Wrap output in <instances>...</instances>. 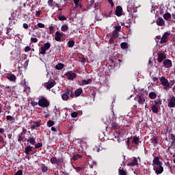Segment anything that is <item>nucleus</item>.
<instances>
[{
	"label": "nucleus",
	"instance_id": "f8f14e48",
	"mask_svg": "<svg viewBox=\"0 0 175 175\" xmlns=\"http://www.w3.org/2000/svg\"><path fill=\"white\" fill-rule=\"evenodd\" d=\"M163 65H164L165 68H172V66H173L172 60H170L169 59H166L165 60H164Z\"/></svg>",
	"mask_w": 175,
	"mask_h": 175
},
{
	"label": "nucleus",
	"instance_id": "4468645a",
	"mask_svg": "<svg viewBox=\"0 0 175 175\" xmlns=\"http://www.w3.org/2000/svg\"><path fill=\"white\" fill-rule=\"evenodd\" d=\"M157 55V61L159 63L162 62L164 59H166V55L162 53H158Z\"/></svg>",
	"mask_w": 175,
	"mask_h": 175
},
{
	"label": "nucleus",
	"instance_id": "6e6d98bb",
	"mask_svg": "<svg viewBox=\"0 0 175 175\" xmlns=\"http://www.w3.org/2000/svg\"><path fill=\"white\" fill-rule=\"evenodd\" d=\"M152 143H154V144H158V138L157 137H154L152 139Z\"/></svg>",
	"mask_w": 175,
	"mask_h": 175
},
{
	"label": "nucleus",
	"instance_id": "79ce46f5",
	"mask_svg": "<svg viewBox=\"0 0 175 175\" xmlns=\"http://www.w3.org/2000/svg\"><path fill=\"white\" fill-rule=\"evenodd\" d=\"M23 133H21V134L19 135H18V142H23V139H24V136H23Z\"/></svg>",
	"mask_w": 175,
	"mask_h": 175
},
{
	"label": "nucleus",
	"instance_id": "bf43d9fd",
	"mask_svg": "<svg viewBox=\"0 0 175 175\" xmlns=\"http://www.w3.org/2000/svg\"><path fill=\"white\" fill-rule=\"evenodd\" d=\"M46 50L43 46L41 47V51H40V54H42L44 55V54H46Z\"/></svg>",
	"mask_w": 175,
	"mask_h": 175
},
{
	"label": "nucleus",
	"instance_id": "c85d7f7f",
	"mask_svg": "<svg viewBox=\"0 0 175 175\" xmlns=\"http://www.w3.org/2000/svg\"><path fill=\"white\" fill-rule=\"evenodd\" d=\"M140 140V138L137 136H134L132 141V144H139V141Z\"/></svg>",
	"mask_w": 175,
	"mask_h": 175
},
{
	"label": "nucleus",
	"instance_id": "f704fd0d",
	"mask_svg": "<svg viewBox=\"0 0 175 175\" xmlns=\"http://www.w3.org/2000/svg\"><path fill=\"white\" fill-rule=\"evenodd\" d=\"M120 47H121V49H122V50H125V49H128V43L122 42L120 44Z\"/></svg>",
	"mask_w": 175,
	"mask_h": 175
},
{
	"label": "nucleus",
	"instance_id": "09e8293b",
	"mask_svg": "<svg viewBox=\"0 0 175 175\" xmlns=\"http://www.w3.org/2000/svg\"><path fill=\"white\" fill-rule=\"evenodd\" d=\"M43 147V144L40 143V142H38V144H36L35 145V148L38 149V148H40Z\"/></svg>",
	"mask_w": 175,
	"mask_h": 175
},
{
	"label": "nucleus",
	"instance_id": "a211bd4d",
	"mask_svg": "<svg viewBox=\"0 0 175 175\" xmlns=\"http://www.w3.org/2000/svg\"><path fill=\"white\" fill-rule=\"evenodd\" d=\"M137 165H139V163L137 162V158L133 157V160L132 162L127 164V166H137Z\"/></svg>",
	"mask_w": 175,
	"mask_h": 175
},
{
	"label": "nucleus",
	"instance_id": "4d7b16f0",
	"mask_svg": "<svg viewBox=\"0 0 175 175\" xmlns=\"http://www.w3.org/2000/svg\"><path fill=\"white\" fill-rule=\"evenodd\" d=\"M93 151H94V152H100V148H98V146H95V147L93 148Z\"/></svg>",
	"mask_w": 175,
	"mask_h": 175
},
{
	"label": "nucleus",
	"instance_id": "412c9836",
	"mask_svg": "<svg viewBox=\"0 0 175 175\" xmlns=\"http://www.w3.org/2000/svg\"><path fill=\"white\" fill-rule=\"evenodd\" d=\"M32 148H33V146H26L25 148V154H26V155H29L30 152H32Z\"/></svg>",
	"mask_w": 175,
	"mask_h": 175
},
{
	"label": "nucleus",
	"instance_id": "338daca9",
	"mask_svg": "<svg viewBox=\"0 0 175 175\" xmlns=\"http://www.w3.org/2000/svg\"><path fill=\"white\" fill-rule=\"evenodd\" d=\"M170 139L172 140V142H175V135L174 134H170Z\"/></svg>",
	"mask_w": 175,
	"mask_h": 175
},
{
	"label": "nucleus",
	"instance_id": "20e7f679",
	"mask_svg": "<svg viewBox=\"0 0 175 175\" xmlns=\"http://www.w3.org/2000/svg\"><path fill=\"white\" fill-rule=\"evenodd\" d=\"M38 106H40V107H49L50 106V103H49L47 98L44 96H42L38 100Z\"/></svg>",
	"mask_w": 175,
	"mask_h": 175
},
{
	"label": "nucleus",
	"instance_id": "3c124183",
	"mask_svg": "<svg viewBox=\"0 0 175 175\" xmlns=\"http://www.w3.org/2000/svg\"><path fill=\"white\" fill-rule=\"evenodd\" d=\"M30 41L31 43H38V40L36 38L32 37V38H31Z\"/></svg>",
	"mask_w": 175,
	"mask_h": 175
},
{
	"label": "nucleus",
	"instance_id": "4c0bfd02",
	"mask_svg": "<svg viewBox=\"0 0 175 175\" xmlns=\"http://www.w3.org/2000/svg\"><path fill=\"white\" fill-rule=\"evenodd\" d=\"M57 157H53L51 158V163H52V165H57Z\"/></svg>",
	"mask_w": 175,
	"mask_h": 175
},
{
	"label": "nucleus",
	"instance_id": "a19ab883",
	"mask_svg": "<svg viewBox=\"0 0 175 175\" xmlns=\"http://www.w3.org/2000/svg\"><path fill=\"white\" fill-rule=\"evenodd\" d=\"M118 174L119 175H126V171L122 170L121 168L118 169Z\"/></svg>",
	"mask_w": 175,
	"mask_h": 175
},
{
	"label": "nucleus",
	"instance_id": "f03ea898",
	"mask_svg": "<svg viewBox=\"0 0 175 175\" xmlns=\"http://www.w3.org/2000/svg\"><path fill=\"white\" fill-rule=\"evenodd\" d=\"M160 83L161 85L163 86V90H170L172 88V85H170V82H169V80L166 79L165 77H161L160 78Z\"/></svg>",
	"mask_w": 175,
	"mask_h": 175
},
{
	"label": "nucleus",
	"instance_id": "cd10ccee",
	"mask_svg": "<svg viewBox=\"0 0 175 175\" xmlns=\"http://www.w3.org/2000/svg\"><path fill=\"white\" fill-rule=\"evenodd\" d=\"M6 120L7 121H11V124L16 122V118L12 116H7Z\"/></svg>",
	"mask_w": 175,
	"mask_h": 175
},
{
	"label": "nucleus",
	"instance_id": "2f4dec72",
	"mask_svg": "<svg viewBox=\"0 0 175 175\" xmlns=\"http://www.w3.org/2000/svg\"><path fill=\"white\" fill-rule=\"evenodd\" d=\"M118 36H120V35L118 34V32L113 31L111 33V38H112V39H117L118 38Z\"/></svg>",
	"mask_w": 175,
	"mask_h": 175
},
{
	"label": "nucleus",
	"instance_id": "0eeeda50",
	"mask_svg": "<svg viewBox=\"0 0 175 175\" xmlns=\"http://www.w3.org/2000/svg\"><path fill=\"white\" fill-rule=\"evenodd\" d=\"M169 36H170V31L165 32L162 36L159 43L161 44L163 43H167V39H169Z\"/></svg>",
	"mask_w": 175,
	"mask_h": 175
},
{
	"label": "nucleus",
	"instance_id": "72a5a7b5",
	"mask_svg": "<svg viewBox=\"0 0 175 175\" xmlns=\"http://www.w3.org/2000/svg\"><path fill=\"white\" fill-rule=\"evenodd\" d=\"M68 46L72 49V47L75 46V40H68Z\"/></svg>",
	"mask_w": 175,
	"mask_h": 175
},
{
	"label": "nucleus",
	"instance_id": "393cba45",
	"mask_svg": "<svg viewBox=\"0 0 175 175\" xmlns=\"http://www.w3.org/2000/svg\"><path fill=\"white\" fill-rule=\"evenodd\" d=\"M163 17L164 20H166V21H168V20H170L172 18V14L169 12H166L163 15Z\"/></svg>",
	"mask_w": 175,
	"mask_h": 175
},
{
	"label": "nucleus",
	"instance_id": "f257e3e1",
	"mask_svg": "<svg viewBox=\"0 0 175 175\" xmlns=\"http://www.w3.org/2000/svg\"><path fill=\"white\" fill-rule=\"evenodd\" d=\"M146 99L147 97L146 96V95H144V93H139L137 95L136 97H135L134 100H135V102H138V104L141 105V106H143Z\"/></svg>",
	"mask_w": 175,
	"mask_h": 175
},
{
	"label": "nucleus",
	"instance_id": "a18cd8bd",
	"mask_svg": "<svg viewBox=\"0 0 175 175\" xmlns=\"http://www.w3.org/2000/svg\"><path fill=\"white\" fill-rule=\"evenodd\" d=\"M118 126V123L113 122L111 123V129H116L117 127Z\"/></svg>",
	"mask_w": 175,
	"mask_h": 175
},
{
	"label": "nucleus",
	"instance_id": "13d9d810",
	"mask_svg": "<svg viewBox=\"0 0 175 175\" xmlns=\"http://www.w3.org/2000/svg\"><path fill=\"white\" fill-rule=\"evenodd\" d=\"M120 31H121V26H120V25L116 26L115 27V31L118 32Z\"/></svg>",
	"mask_w": 175,
	"mask_h": 175
},
{
	"label": "nucleus",
	"instance_id": "b1692460",
	"mask_svg": "<svg viewBox=\"0 0 175 175\" xmlns=\"http://www.w3.org/2000/svg\"><path fill=\"white\" fill-rule=\"evenodd\" d=\"M136 3V0H129L128 2V5L130 9H133L135 8V3Z\"/></svg>",
	"mask_w": 175,
	"mask_h": 175
},
{
	"label": "nucleus",
	"instance_id": "f3484780",
	"mask_svg": "<svg viewBox=\"0 0 175 175\" xmlns=\"http://www.w3.org/2000/svg\"><path fill=\"white\" fill-rule=\"evenodd\" d=\"M27 142L31 144L32 146H35V144H36V138L29 137Z\"/></svg>",
	"mask_w": 175,
	"mask_h": 175
},
{
	"label": "nucleus",
	"instance_id": "0e129e2a",
	"mask_svg": "<svg viewBox=\"0 0 175 175\" xmlns=\"http://www.w3.org/2000/svg\"><path fill=\"white\" fill-rule=\"evenodd\" d=\"M49 32L50 33H53L54 32V27L53 26L49 27Z\"/></svg>",
	"mask_w": 175,
	"mask_h": 175
},
{
	"label": "nucleus",
	"instance_id": "de8ad7c7",
	"mask_svg": "<svg viewBox=\"0 0 175 175\" xmlns=\"http://www.w3.org/2000/svg\"><path fill=\"white\" fill-rule=\"evenodd\" d=\"M72 167H74V169L76 170V172H81V170H83V167H75V165H72Z\"/></svg>",
	"mask_w": 175,
	"mask_h": 175
},
{
	"label": "nucleus",
	"instance_id": "473e14b6",
	"mask_svg": "<svg viewBox=\"0 0 175 175\" xmlns=\"http://www.w3.org/2000/svg\"><path fill=\"white\" fill-rule=\"evenodd\" d=\"M61 30L63 32H66V31H69V27L67 25H63L61 27Z\"/></svg>",
	"mask_w": 175,
	"mask_h": 175
},
{
	"label": "nucleus",
	"instance_id": "69168bd1",
	"mask_svg": "<svg viewBox=\"0 0 175 175\" xmlns=\"http://www.w3.org/2000/svg\"><path fill=\"white\" fill-rule=\"evenodd\" d=\"M25 53H28V51H31V47H29L28 46H25Z\"/></svg>",
	"mask_w": 175,
	"mask_h": 175
},
{
	"label": "nucleus",
	"instance_id": "6e6552de",
	"mask_svg": "<svg viewBox=\"0 0 175 175\" xmlns=\"http://www.w3.org/2000/svg\"><path fill=\"white\" fill-rule=\"evenodd\" d=\"M5 79L9 80V81H11L12 83H16V81L17 80V77L15 75L10 73H8L5 75Z\"/></svg>",
	"mask_w": 175,
	"mask_h": 175
},
{
	"label": "nucleus",
	"instance_id": "9d476101",
	"mask_svg": "<svg viewBox=\"0 0 175 175\" xmlns=\"http://www.w3.org/2000/svg\"><path fill=\"white\" fill-rule=\"evenodd\" d=\"M40 122H42V120H38L36 122L33 121L31 123V129H32V131H35L36 128H39V126L41 125Z\"/></svg>",
	"mask_w": 175,
	"mask_h": 175
},
{
	"label": "nucleus",
	"instance_id": "052dcab7",
	"mask_svg": "<svg viewBox=\"0 0 175 175\" xmlns=\"http://www.w3.org/2000/svg\"><path fill=\"white\" fill-rule=\"evenodd\" d=\"M37 26L38 27V28H44V24L41 23H38L37 24Z\"/></svg>",
	"mask_w": 175,
	"mask_h": 175
},
{
	"label": "nucleus",
	"instance_id": "c03bdc74",
	"mask_svg": "<svg viewBox=\"0 0 175 175\" xmlns=\"http://www.w3.org/2000/svg\"><path fill=\"white\" fill-rule=\"evenodd\" d=\"M47 126H49V128L53 126L54 125V121L53 120H49L46 123Z\"/></svg>",
	"mask_w": 175,
	"mask_h": 175
},
{
	"label": "nucleus",
	"instance_id": "864d4df0",
	"mask_svg": "<svg viewBox=\"0 0 175 175\" xmlns=\"http://www.w3.org/2000/svg\"><path fill=\"white\" fill-rule=\"evenodd\" d=\"M161 39H162V37L161 36H156L155 40H156V43H159V40H161Z\"/></svg>",
	"mask_w": 175,
	"mask_h": 175
},
{
	"label": "nucleus",
	"instance_id": "37998d69",
	"mask_svg": "<svg viewBox=\"0 0 175 175\" xmlns=\"http://www.w3.org/2000/svg\"><path fill=\"white\" fill-rule=\"evenodd\" d=\"M44 49H45L46 50H49V49H50V47H51V44H50V43L46 42L44 44V46H42Z\"/></svg>",
	"mask_w": 175,
	"mask_h": 175
},
{
	"label": "nucleus",
	"instance_id": "603ef678",
	"mask_svg": "<svg viewBox=\"0 0 175 175\" xmlns=\"http://www.w3.org/2000/svg\"><path fill=\"white\" fill-rule=\"evenodd\" d=\"M77 116H79V113H77L76 111H74L71 113V117H72V118H76Z\"/></svg>",
	"mask_w": 175,
	"mask_h": 175
},
{
	"label": "nucleus",
	"instance_id": "a878e982",
	"mask_svg": "<svg viewBox=\"0 0 175 175\" xmlns=\"http://www.w3.org/2000/svg\"><path fill=\"white\" fill-rule=\"evenodd\" d=\"M55 68L57 70H61L64 69V68H65V64L62 63H59L55 66Z\"/></svg>",
	"mask_w": 175,
	"mask_h": 175
},
{
	"label": "nucleus",
	"instance_id": "ea45409f",
	"mask_svg": "<svg viewBox=\"0 0 175 175\" xmlns=\"http://www.w3.org/2000/svg\"><path fill=\"white\" fill-rule=\"evenodd\" d=\"M95 3V0H90L89 3L88 4L87 9H91L92 6Z\"/></svg>",
	"mask_w": 175,
	"mask_h": 175
},
{
	"label": "nucleus",
	"instance_id": "4be33fe9",
	"mask_svg": "<svg viewBox=\"0 0 175 175\" xmlns=\"http://www.w3.org/2000/svg\"><path fill=\"white\" fill-rule=\"evenodd\" d=\"M57 84V82L53 80L52 81L49 82V83L46 84V90H51L54 85Z\"/></svg>",
	"mask_w": 175,
	"mask_h": 175
},
{
	"label": "nucleus",
	"instance_id": "c756f323",
	"mask_svg": "<svg viewBox=\"0 0 175 175\" xmlns=\"http://www.w3.org/2000/svg\"><path fill=\"white\" fill-rule=\"evenodd\" d=\"M92 79H88L87 80H82L81 81V84L82 85H87L88 84H90V83H92Z\"/></svg>",
	"mask_w": 175,
	"mask_h": 175
},
{
	"label": "nucleus",
	"instance_id": "e2e57ef3",
	"mask_svg": "<svg viewBox=\"0 0 175 175\" xmlns=\"http://www.w3.org/2000/svg\"><path fill=\"white\" fill-rule=\"evenodd\" d=\"M14 175H23V170H18Z\"/></svg>",
	"mask_w": 175,
	"mask_h": 175
},
{
	"label": "nucleus",
	"instance_id": "1a4fd4ad",
	"mask_svg": "<svg viewBox=\"0 0 175 175\" xmlns=\"http://www.w3.org/2000/svg\"><path fill=\"white\" fill-rule=\"evenodd\" d=\"M167 107L169 109H173V107H175V97L174 96H172L170 97V100L167 103Z\"/></svg>",
	"mask_w": 175,
	"mask_h": 175
},
{
	"label": "nucleus",
	"instance_id": "bb28decb",
	"mask_svg": "<svg viewBox=\"0 0 175 175\" xmlns=\"http://www.w3.org/2000/svg\"><path fill=\"white\" fill-rule=\"evenodd\" d=\"M81 94H83V89H81V88L77 89L75 91V96L76 97L80 96L81 95Z\"/></svg>",
	"mask_w": 175,
	"mask_h": 175
},
{
	"label": "nucleus",
	"instance_id": "8fccbe9b",
	"mask_svg": "<svg viewBox=\"0 0 175 175\" xmlns=\"http://www.w3.org/2000/svg\"><path fill=\"white\" fill-rule=\"evenodd\" d=\"M98 10H99V8H98V3L94 4V12L95 14H98Z\"/></svg>",
	"mask_w": 175,
	"mask_h": 175
},
{
	"label": "nucleus",
	"instance_id": "e433bc0d",
	"mask_svg": "<svg viewBox=\"0 0 175 175\" xmlns=\"http://www.w3.org/2000/svg\"><path fill=\"white\" fill-rule=\"evenodd\" d=\"M41 170L42 173H46V172L49 170V167L46 166V165H42L41 167Z\"/></svg>",
	"mask_w": 175,
	"mask_h": 175
},
{
	"label": "nucleus",
	"instance_id": "5fc2aeb1",
	"mask_svg": "<svg viewBox=\"0 0 175 175\" xmlns=\"http://www.w3.org/2000/svg\"><path fill=\"white\" fill-rule=\"evenodd\" d=\"M31 105L33 107H35V106H38V105H39V103L36 101H31Z\"/></svg>",
	"mask_w": 175,
	"mask_h": 175
},
{
	"label": "nucleus",
	"instance_id": "ddd939ff",
	"mask_svg": "<svg viewBox=\"0 0 175 175\" xmlns=\"http://www.w3.org/2000/svg\"><path fill=\"white\" fill-rule=\"evenodd\" d=\"M152 163L157 166H161L163 165L162 161H159V157H155L152 161Z\"/></svg>",
	"mask_w": 175,
	"mask_h": 175
},
{
	"label": "nucleus",
	"instance_id": "7ed1b4c3",
	"mask_svg": "<svg viewBox=\"0 0 175 175\" xmlns=\"http://www.w3.org/2000/svg\"><path fill=\"white\" fill-rule=\"evenodd\" d=\"M69 96L70 98H73L75 96V93L70 89H66L64 93L62 96V99L64 100H68L69 99Z\"/></svg>",
	"mask_w": 175,
	"mask_h": 175
},
{
	"label": "nucleus",
	"instance_id": "423d86ee",
	"mask_svg": "<svg viewBox=\"0 0 175 175\" xmlns=\"http://www.w3.org/2000/svg\"><path fill=\"white\" fill-rule=\"evenodd\" d=\"M64 75L68 80H71L72 81H73L75 79H77V75L75 72H72V71H68Z\"/></svg>",
	"mask_w": 175,
	"mask_h": 175
},
{
	"label": "nucleus",
	"instance_id": "39448f33",
	"mask_svg": "<svg viewBox=\"0 0 175 175\" xmlns=\"http://www.w3.org/2000/svg\"><path fill=\"white\" fill-rule=\"evenodd\" d=\"M11 55L14 59H20L21 58V50L18 48L14 49L11 52Z\"/></svg>",
	"mask_w": 175,
	"mask_h": 175
},
{
	"label": "nucleus",
	"instance_id": "7c9ffc66",
	"mask_svg": "<svg viewBox=\"0 0 175 175\" xmlns=\"http://www.w3.org/2000/svg\"><path fill=\"white\" fill-rule=\"evenodd\" d=\"M149 98H150V99H152V100L157 99V93H155V92H150Z\"/></svg>",
	"mask_w": 175,
	"mask_h": 175
},
{
	"label": "nucleus",
	"instance_id": "774afa93",
	"mask_svg": "<svg viewBox=\"0 0 175 175\" xmlns=\"http://www.w3.org/2000/svg\"><path fill=\"white\" fill-rule=\"evenodd\" d=\"M109 3H110L111 8H113L114 6V2L113 1V0H108Z\"/></svg>",
	"mask_w": 175,
	"mask_h": 175
},
{
	"label": "nucleus",
	"instance_id": "49530a36",
	"mask_svg": "<svg viewBox=\"0 0 175 175\" xmlns=\"http://www.w3.org/2000/svg\"><path fill=\"white\" fill-rule=\"evenodd\" d=\"M58 19L60 21H65L66 20V18L65 16L64 15H59L58 16Z\"/></svg>",
	"mask_w": 175,
	"mask_h": 175
},
{
	"label": "nucleus",
	"instance_id": "aec40b11",
	"mask_svg": "<svg viewBox=\"0 0 175 175\" xmlns=\"http://www.w3.org/2000/svg\"><path fill=\"white\" fill-rule=\"evenodd\" d=\"M159 167H157L155 168V173L157 174H162V173H163V167H162V165H159Z\"/></svg>",
	"mask_w": 175,
	"mask_h": 175
},
{
	"label": "nucleus",
	"instance_id": "c9c22d12",
	"mask_svg": "<svg viewBox=\"0 0 175 175\" xmlns=\"http://www.w3.org/2000/svg\"><path fill=\"white\" fill-rule=\"evenodd\" d=\"M81 158H83V156H81V154H77L72 157V161H77Z\"/></svg>",
	"mask_w": 175,
	"mask_h": 175
},
{
	"label": "nucleus",
	"instance_id": "9b49d317",
	"mask_svg": "<svg viewBox=\"0 0 175 175\" xmlns=\"http://www.w3.org/2000/svg\"><path fill=\"white\" fill-rule=\"evenodd\" d=\"M115 14L118 16V17H120V16H122V7H121V5H118L116 7Z\"/></svg>",
	"mask_w": 175,
	"mask_h": 175
},
{
	"label": "nucleus",
	"instance_id": "5701e85b",
	"mask_svg": "<svg viewBox=\"0 0 175 175\" xmlns=\"http://www.w3.org/2000/svg\"><path fill=\"white\" fill-rule=\"evenodd\" d=\"M152 103H154L155 106H158L159 107H161V105H162V99L157 98L153 101H152Z\"/></svg>",
	"mask_w": 175,
	"mask_h": 175
},
{
	"label": "nucleus",
	"instance_id": "dca6fc26",
	"mask_svg": "<svg viewBox=\"0 0 175 175\" xmlns=\"http://www.w3.org/2000/svg\"><path fill=\"white\" fill-rule=\"evenodd\" d=\"M158 105H152L150 106V109L152 111V113H154V114H158L159 113V109Z\"/></svg>",
	"mask_w": 175,
	"mask_h": 175
},
{
	"label": "nucleus",
	"instance_id": "58836bf2",
	"mask_svg": "<svg viewBox=\"0 0 175 175\" xmlns=\"http://www.w3.org/2000/svg\"><path fill=\"white\" fill-rule=\"evenodd\" d=\"M64 163V157L57 158V165H62Z\"/></svg>",
	"mask_w": 175,
	"mask_h": 175
},
{
	"label": "nucleus",
	"instance_id": "2eb2a0df",
	"mask_svg": "<svg viewBox=\"0 0 175 175\" xmlns=\"http://www.w3.org/2000/svg\"><path fill=\"white\" fill-rule=\"evenodd\" d=\"M156 23L159 27H163L165 25V20L163 18L159 17L156 20Z\"/></svg>",
	"mask_w": 175,
	"mask_h": 175
},
{
	"label": "nucleus",
	"instance_id": "680f3d73",
	"mask_svg": "<svg viewBox=\"0 0 175 175\" xmlns=\"http://www.w3.org/2000/svg\"><path fill=\"white\" fill-rule=\"evenodd\" d=\"M114 40H116V39L111 37V38L109 40V44H113L114 43Z\"/></svg>",
	"mask_w": 175,
	"mask_h": 175
},
{
	"label": "nucleus",
	"instance_id": "6ab92c4d",
	"mask_svg": "<svg viewBox=\"0 0 175 175\" xmlns=\"http://www.w3.org/2000/svg\"><path fill=\"white\" fill-rule=\"evenodd\" d=\"M62 38V33H61L59 31L55 32V40L56 42H61V38Z\"/></svg>",
	"mask_w": 175,
	"mask_h": 175
}]
</instances>
